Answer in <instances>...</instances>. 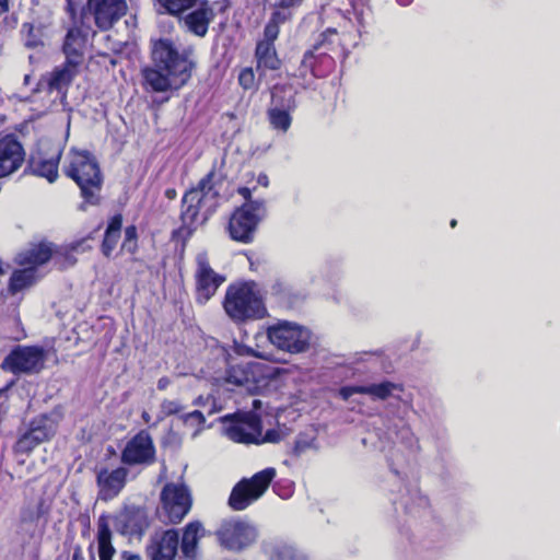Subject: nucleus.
Segmentation results:
<instances>
[{
	"label": "nucleus",
	"mask_w": 560,
	"mask_h": 560,
	"mask_svg": "<svg viewBox=\"0 0 560 560\" xmlns=\"http://www.w3.org/2000/svg\"><path fill=\"white\" fill-rule=\"evenodd\" d=\"M45 359L42 347L18 346L4 358L1 366L13 374H35L44 368Z\"/></svg>",
	"instance_id": "nucleus-11"
},
{
	"label": "nucleus",
	"mask_w": 560,
	"mask_h": 560,
	"mask_svg": "<svg viewBox=\"0 0 560 560\" xmlns=\"http://www.w3.org/2000/svg\"><path fill=\"white\" fill-rule=\"evenodd\" d=\"M138 249V233L135 225H129L125 229V238L121 244V252L135 254Z\"/></svg>",
	"instance_id": "nucleus-39"
},
{
	"label": "nucleus",
	"mask_w": 560,
	"mask_h": 560,
	"mask_svg": "<svg viewBox=\"0 0 560 560\" xmlns=\"http://www.w3.org/2000/svg\"><path fill=\"white\" fill-rule=\"evenodd\" d=\"M121 224L122 218L120 214L113 217L109 221L102 243V253L104 256L110 257L116 248L120 238Z\"/></svg>",
	"instance_id": "nucleus-31"
},
{
	"label": "nucleus",
	"mask_w": 560,
	"mask_h": 560,
	"mask_svg": "<svg viewBox=\"0 0 560 560\" xmlns=\"http://www.w3.org/2000/svg\"><path fill=\"white\" fill-rule=\"evenodd\" d=\"M196 262V300L198 303L205 304L215 294L225 278L210 267L206 253H199Z\"/></svg>",
	"instance_id": "nucleus-14"
},
{
	"label": "nucleus",
	"mask_w": 560,
	"mask_h": 560,
	"mask_svg": "<svg viewBox=\"0 0 560 560\" xmlns=\"http://www.w3.org/2000/svg\"><path fill=\"white\" fill-rule=\"evenodd\" d=\"M171 384V380L166 376L161 377L158 381V389L165 390Z\"/></svg>",
	"instance_id": "nucleus-48"
},
{
	"label": "nucleus",
	"mask_w": 560,
	"mask_h": 560,
	"mask_svg": "<svg viewBox=\"0 0 560 560\" xmlns=\"http://www.w3.org/2000/svg\"><path fill=\"white\" fill-rule=\"evenodd\" d=\"M57 420L52 416L40 415L30 423L25 433L21 435L15 444L18 453H30L38 444L50 440L57 431Z\"/></svg>",
	"instance_id": "nucleus-12"
},
{
	"label": "nucleus",
	"mask_w": 560,
	"mask_h": 560,
	"mask_svg": "<svg viewBox=\"0 0 560 560\" xmlns=\"http://www.w3.org/2000/svg\"><path fill=\"white\" fill-rule=\"evenodd\" d=\"M78 68L79 66L69 65V62L66 61L44 77L43 81L46 82L50 92L57 91L58 93L65 94L72 80L77 77L79 72Z\"/></svg>",
	"instance_id": "nucleus-25"
},
{
	"label": "nucleus",
	"mask_w": 560,
	"mask_h": 560,
	"mask_svg": "<svg viewBox=\"0 0 560 560\" xmlns=\"http://www.w3.org/2000/svg\"><path fill=\"white\" fill-rule=\"evenodd\" d=\"M401 392L402 386L400 384L386 381L362 386H343L339 389V396L346 401L354 402L351 398L357 394H365L374 399L385 400L389 397L399 398Z\"/></svg>",
	"instance_id": "nucleus-19"
},
{
	"label": "nucleus",
	"mask_w": 560,
	"mask_h": 560,
	"mask_svg": "<svg viewBox=\"0 0 560 560\" xmlns=\"http://www.w3.org/2000/svg\"><path fill=\"white\" fill-rule=\"evenodd\" d=\"M62 171L80 187L86 202H97L103 178L98 162L90 151L71 148L63 156Z\"/></svg>",
	"instance_id": "nucleus-3"
},
{
	"label": "nucleus",
	"mask_w": 560,
	"mask_h": 560,
	"mask_svg": "<svg viewBox=\"0 0 560 560\" xmlns=\"http://www.w3.org/2000/svg\"><path fill=\"white\" fill-rule=\"evenodd\" d=\"M238 83L245 90L257 89V80L252 68H244L238 74Z\"/></svg>",
	"instance_id": "nucleus-41"
},
{
	"label": "nucleus",
	"mask_w": 560,
	"mask_h": 560,
	"mask_svg": "<svg viewBox=\"0 0 560 560\" xmlns=\"http://www.w3.org/2000/svg\"><path fill=\"white\" fill-rule=\"evenodd\" d=\"M291 110H283L278 108H268L267 116L271 127L280 132L285 133L292 124Z\"/></svg>",
	"instance_id": "nucleus-35"
},
{
	"label": "nucleus",
	"mask_w": 560,
	"mask_h": 560,
	"mask_svg": "<svg viewBox=\"0 0 560 560\" xmlns=\"http://www.w3.org/2000/svg\"><path fill=\"white\" fill-rule=\"evenodd\" d=\"M270 342L278 349L291 353L306 350L310 342V331L296 324L281 322L270 326L267 330Z\"/></svg>",
	"instance_id": "nucleus-10"
},
{
	"label": "nucleus",
	"mask_w": 560,
	"mask_h": 560,
	"mask_svg": "<svg viewBox=\"0 0 560 560\" xmlns=\"http://www.w3.org/2000/svg\"><path fill=\"white\" fill-rule=\"evenodd\" d=\"M128 7L125 0H89L88 11L93 15L95 25L101 31L109 30L126 13Z\"/></svg>",
	"instance_id": "nucleus-16"
},
{
	"label": "nucleus",
	"mask_w": 560,
	"mask_h": 560,
	"mask_svg": "<svg viewBox=\"0 0 560 560\" xmlns=\"http://www.w3.org/2000/svg\"><path fill=\"white\" fill-rule=\"evenodd\" d=\"M238 194L246 202L236 209L229 223V232L234 241L250 243L259 222L266 215V205L261 199L252 200V190L248 187L238 189Z\"/></svg>",
	"instance_id": "nucleus-6"
},
{
	"label": "nucleus",
	"mask_w": 560,
	"mask_h": 560,
	"mask_svg": "<svg viewBox=\"0 0 560 560\" xmlns=\"http://www.w3.org/2000/svg\"><path fill=\"white\" fill-rule=\"evenodd\" d=\"M260 404H261L260 400H257V399L253 400V407L256 409L259 408Z\"/></svg>",
	"instance_id": "nucleus-55"
},
{
	"label": "nucleus",
	"mask_w": 560,
	"mask_h": 560,
	"mask_svg": "<svg viewBox=\"0 0 560 560\" xmlns=\"http://www.w3.org/2000/svg\"><path fill=\"white\" fill-rule=\"evenodd\" d=\"M223 306L225 313L234 322L259 319L266 315L261 295L254 282L230 285Z\"/></svg>",
	"instance_id": "nucleus-4"
},
{
	"label": "nucleus",
	"mask_w": 560,
	"mask_h": 560,
	"mask_svg": "<svg viewBox=\"0 0 560 560\" xmlns=\"http://www.w3.org/2000/svg\"><path fill=\"white\" fill-rule=\"evenodd\" d=\"M296 451L300 452L303 450L302 445L300 442L296 443V446H295Z\"/></svg>",
	"instance_id": "nucleus-56"
},
{
	"label": "nucleus",
	"mask_w": 560,
	"mask_h": 560,
	"mask_svg": "<svg viewBox=\"0 0 560 560\" xmlns=\"http://www.w3.org/2000/svg\"><path fill=\"white\" fill-rule=\"evenodd\" d=\"M277 13L270 19L264 30V39L261 42H267L269 45H273V42L277 39L279 35V25L276 20Z\"/></svg>",
	"instance_id": "nucleus-42"
},
{
	"label": "nucleus",
	"mask_w": 560,
	"mask_h": 560,
	"mask_svg": "<svg viewBox=\"0 0 560 560\" xmlns=\"http://www.w3.org/2000/svg\"><path fill=\"white\" fill-rule=\"evenodd\" d=\"M179 420H182L184 424L190 427H200L205 423V417L199 410L183 412L179 416Z\"/></svg>",
	"instance_id": "nucleus-43"
},
{
	"label": "nucleus",
	"mask_w": 560,
	"mask_h": 560,
	"mask_svg": "<svg viewBox=\"0 0 560 560\" xmlns=\"http://www.w3.org/2000/svg\"><path fill=\"white\" fill-rule=\"evenodd\" d=\"M265 552L268 555L269 560H308L303 551L287 544L266 546Z\"/></svg>",
	"instance_id": "nucleus-32"
},
{
	"label": "nucleus",
	"mask_w": 560,
	"mask_h": 560,
	"mask_svg": "<svg viewBox=\"0 0 560 560\" xmlns=\"http://www.w3.org/2000/svg\"><path fill=\"white\" fill-rule=\"evenodd\" d=\"M54 254L52 245L49 243H40L33 245L27 250L18 255L16 261L21 266L35 268L47 262Z\"/></svg>",
	"instance_id": "nucleus-27"
},
{
	"label": "nucleus",
	"mask_w": 560,
	"mask_h": 560,
	"mask_svg": "<svg viewBox=\"0 0 560 560\" xmlns=\"http://www.w3.org/2000/svg\"><path fill=\"white\" fill-rule=\"evenodd\" d=\"M257 184L262 187H268V185H269L268 176L264 173H260L257 177Z\"/></svg>",
	"instance_id": "nucleus-49"
},
{
	"label": "nucleus",
	"mask_w": 560,
	"mask_h": 560,
	"mask_svg": "<svg viewBox=\"0 0 560 560\" xmlns=\"http://www.w3.org/2000/svg\"><path fill=\"white\" fill-rule=\"evenodd\" d=\"M390 466H392L393 471H394L396 475H399L398 469L394 468V464H390Z\"/></svg>",
	"instance_id": "nucleus-58"
},
{
	"label": "nucleus",
	"mask_w": 560,
	"mask_h": 560,
	"mask_svg": "<svg viewBox=\"0 0 560 560\" xmlns=\"http://www.w3.org/2000/svg\"><path fill=\"white\" fill-rule=\"evenodd\" d=\"M276 477L275 468H266L252 478H243L238 481L229 498V505L234 511H243L253 502L258 500L268 489Z\"/></svg>",
	"instance_id": "nucleus-8"
},
{
	"label": "nucleus",
	"mask_w": 560,
	"mask_h": 560,
	"mask_svg": "<svg viewBox=\"0 0 560 560\" xmlns=\"http://www.w3.org/2000/svg\"><path fill=\"white\" fill-rule=\"evenodd\" d=\"M303 0H278V5L283 9L298 7Z\"/></svg>",
	"instance_id": "nucleus-47"
},
{
	"label": "nucleus",
	"mask_w": 560,
	"mask_h": 560,
	"mask_svg": "<svg viewBox=\"0 0 560 560\" xmlns=\"http://www.w3.org/2000/svg\"><path fill=\"white\" fill-rule=\"evenodd\" d=\"M185 407L179 400H171L164 399L161 402V418L173 416V415H182Z\"/></svg>",
	"instance_id": "nucleus-40"
},
{
	"label": "nucleus",
	"mask_w": 560,
	"mask_h": 560,
	"mask_svg": "<svg viewBox=\"0 0 560 560\" xmlns=\"http://www.w3.org/2000/svg\"><path fill=\"white\" fill-rule=\"evenodd\" d=\"M37 279L36 268L25 266L22 270H16L12 273L9 283V291L12 294L22 291L23 289L32 285Z\"/></svg>",
	"instance_id": "nucleus-34"
},
{
	"label": "nucleus",
	"mask_w": 560,
	"mask_h": 560,
	"mask_svg": "<svg viewBox=\"0 0 560 560\" xmlns=\"http://www.w3.org/2000/svg\"><path fill=\"white\" fill-rule=\"evenodd\" d=\"M256 369L255 363H235L231 364L225 372V376L218 378V385L224 390H234V388H244L247 392L256 387Z\"/></svg>",
	"instance_id": "nucleus-17"
},
{
	"label": "nucleus",
	"mask_w": 560,
	"mask_h": 560,
	"mask_svg": "<svg viewBox=\"0 0 560 560\" xmlns=\"http://www.w3.org/2000/svg\"><path fill=\"white\" fill-rule=\"evenodd\" d=\"M348 1L347 8L331 3L323 5L320 19L327 27L322 33L323 40L319 46H324V42L331 35H340L345 39L349 37L354 45L358 43L365 26L364 9L369 7V0Z\"/></svg>",
	"instance_id": "nucleus-2"
},
{
	"label": "nucleus",
	"mask_w": 560,
	"mask_h": 560,
	"mask_svg": "<svg viewBox=\"0 0 560 560\" xmlns=\"http://www.w3.org/2000/svg\"><path fill=\"white\" fill-rule=\"evenodd\" d=\"M97 544L100 560H112L115 549L112 545V532L105 520H100L97 524Z\"/></svg>",
	"instance_id": "nucleus-33"
},
{
	"label": "nucleus",
	"mask_w": 560,
	"mask_h": 560,
	"mask_svg": "<svg viewBox=\"0 0 560 560\" xmlns=\"http://www.w3.org/2000/svg\"><path fill=\"white\" fill-rule=\"evenodd\" d=\"M121 463L129 466L151 465L155 459V447L150 434L142 430L131 438L121 451Z\"/></svg>",
	"instance_id": "nucleus-15"
},
{
	"label": "nucleus",
	"mask_w": 560,
	"mask_h": 560,
	"mask_svg": "<svg viewBox=\"0 0 560 560\" xmlns=\"http://www.w3.org/2000/svg\"><path fill=\"white\" fill-rule=\"evenodd\" d=\"M162 509L171 523H179L189 512L191 498L183 483H167L161 493Z\"/></svg>",
	"instance_id": "nucleus-13"
},
{
	"label": "nucleus",
	"mask_w": 560,
	"mask_h": 560,
	"mask_svg": "<svg viewBox=\"0 0 560 560\" xmlns=\"http://www.w3.org/2000/svg\"><path fill=\"white\" fill-rule=\"evenodd\" d=\"M142 418H143V420H144L147 423L150 421V416H149V413H148V412H145V411L142 413Z\"/></svg>",
	"instance_id": "nucleus-54"
},
{
	"label": "nucleus",
	"mask_w": 560,
	"mask_h": 560,
	"mask_svg": "<svg viewBox=\"0 0 560 560\" xmlns=\"http://www.w3.org/2000/svg\"><path fill=\"white\" fill-rule=\"evenodd\" d=\"M213 177L212 172L207 174L197 187L188 190L183 197V228H186L189 233L197 226L200 213L201 221H205L217 206L219 192L213 187Z\"/></svg>",
	"instance_id": "nucleus-5"
},
{
	"label": "nucleus",
	"mask_w": 560,
	"mask_h": 560,
	"mask_svg": "<svg viewBox=\"0 0 560 560\" xmlns=\"http://www.w3.org/2000/svg\"><path fill=\"white\" fill-rule=\"evenodd\" d=\"M128 472L122 466L115 469L101 468L96 472L98 499L108 501L116 498L126 485Z\"/></svg>",
	"instance_id": "nucleus-18"
},
{
	"label": "nucleus",
	"mask_w": 560,
	"mask_h": 560,
	"mask_svg": "<svg viewBox=\"0 0 560 560\" xmlns=\"http://www.w3.org/2000/svg\"><path fill=\"white\" fill-rule=\"evenodd\" d=\"M86 35L79 27L70 28L65 37L62 52L69 65L80 66L83 61Z\"/></svg>",
	"instance_id": "nucleus-24"
},
{
	"label": "nucleus",
	"mask_w": 560,
	"mask_h": 560,
	"mask_svg": "<svg viewBox=\"0 0 560 560\" xmlns=\"http://www.w3.org/2000/svg\"><path fill=\"white\" fill-rule=\"evenodd\" d=\"M166 196H167L168 198H174V197H175V190H173V189H168V190H166Z\"/></svg>",
	"instance_id": "nucleus-53"
},
{
	"label": "nucleus",
	"mask_w": 560,
	"mask_h": 560,
	"mask_svg": "<svg viewBox=\"0 0 560 560\" xmlns=\"http://www.w3.org/2000/svg\"><path fill=\"white\" fill-rule=\"evenodd\" d=\"M152 57L155 67L143 70L144 82L152 91L178 89L189 80L192 62L186 54H179L170 40L156 42Z\"/></svg>",
	"instance_id": "nucleus-1"
},
{
	"label": "nucleus",
	"mask_w": 560,
	"mask_h": 560,
	"mask_svg": "<svg viewBox=\"0 0 560 560\" xmlns=\"http://www.w3.org/2000/svg\"><path fill=\"white\" fill-rule=\"evenodd\" d=\"M364 355L369 358L368 360L378 359L381 357V353H365Z\"/></svg>",
	"instance_id": "nucleus-51"
},
{
	"label": "nucleus",
	"mask_w": 560,
	"mask_h": 560,
	"mask_svg": "<svg viewBox=\"0 0 560 560\" xmlns=\"http://www.w3.org/2000/svg\"><path fill=\"white\" fill-rule=\"evenodd\" d=\"M256 68L259 72V79L264 75L266 70H278L281 61L278 58L275 45H269L267 42H258L255 51Z\"/></svg>",
	"instance_id": "nucleus-26"
},
{
	"label": "nucleus",
	"mask_w": 560,
	"mask_h": 560,
	"mask_svg": "<svg viewBox=\"0 0 560 560\" xmlns=\"http://www.w3.org/2000/svg\"><path fill=\"white\" fill-rule=\"evenodd\" d=\"M94 560V559H93Z\"/></svg>",
	"instance_id": "nucleus-60"
},
{
	"label": "nucleus",
	"mask_w": 560,
	"mask_h": 560,
	"mask_svg": "<svg viewBox=\"0 0 560 560\" xmlns=\"http://www.w3.org/2000/svg\"><path fill=\"white\" fill-rule=\"evenodd\" d=\"M46 513V509L44 506V501H38L35 504H30L25 506L21 511V521L23 523H35L37 522L44 514Z\"/></svg>",
	"instance_id": "nucleus-37"
},
{
	"label": "nucleus",
	"mask_w": 560,
	"mask_h": 560,
	"mask_svg": "<svg viewBox=\"0 0 560 560\" xmlns=\"http://www.w3.org/2000/svg\"><path fill=\"white\" fill-rule=\"evenodd\" d=\"M205 536V528L198 521L188 523L183 533L180 549L188 559H194L197 555L198 542Z\"/></svg>",
	"instance_id": "nucleus-28"
},
{
	"label": "nucleus",
	"mask_w": 560,
	"mask_h": 560,
	"mask_svg": "<svg viewBox=\"0 0 560 560\" xmlns=\"http://www.w3.org/2000/svg\"><path fill=\"white\" fill-rule=\"evenodd\" d=\"M118 530L127 536H141L149 526L148 515L143 508L126 506L116 517Z\"/></svg>",
	"instance_id": "nucleus-22"
},
{
	"label": "nucleus",
	"mask_w": 560,
	"mask_h": 560,
	"mask_svg": "<svg viewBox=\"0 0 560 560\" xmlns=\"http://www.w3.org/2000/svg\"><path fill=\"white\" fill-rule=\"evenodd\" d=\"M259 440L260 441L257 444L266 442L277 443L281 440V434L277 430H268L264 436L260 434Z\"/></svg>",
	"instance_id": "nucleus-46"
},
{
	"label": "nucleus",
	"mask_w": 560,
	"mask_h": 560,
	"mask_svg": "<svg viewBox=\"0 0 560 560\" xmlns=\"http://www.w3.org/2000/svg\"><path fill=\"white\" fill-rule=\"evenodd\" d=\"M319 49V46H315L314 50H308L304 54V57L301 61V75H305L307 71H312L315 73L314 69V59L316 58L315 51Z\"/></svg>",
	"instance_id": "nucleus-45"
},
{
	"label": "nucleus",
	"mask_w": 560,
	"mask_h": 560,
	"mask_svg": "<svg viewBox=\"0 0 560 560\" xmlns=\"http://www.w3.org/2000/svg\"><path fill=\"white\" fill-rule=\"evenodd\" d=\"M165 12L178 15L197 5L199 0H156Z\"/></svg>",
	"instance_id": "nucleus-36"
},
{
	"label": "nucleus",
	"mask_w": 560,
	"mask_h": 560,
	"mask_svg": "<svg viewBox=\"0 0 560 560\" xmlns=\"http://www.w3.org/2000/svg\"><path fill=\"white\" fill-rule=\"evenodd\" d=\"M60 158V152L49 159L32 158L30 163L31 173L46 178L49 183L56 182L58 178V164Z\"/></svg>",
	"instance_id": "nucleus-30"
},
{
	"label": "nucleus",
	"mask_w": 560,
	"mask_h": 560,
	"mask_svg": "<svg viewBox=\"0 0 560 560\" xmlns=\"http://www.w3.org/2000/svg\"><path fill=\"white\" fill-rule=\"evenodd\" d=\"M21 33L24 36L26 47L36 48L43 45L40 32L36 30L33 24L24 23L21 27Z\"/></svg>",
	"instance_id": "nucleus-38"
},
{
	"label": "nucleus",
	"mask_w": 560,
	"mask_h": 560,
	"mask_svg": "<svg viewBox=\"0 0 560 560\" xmlns=\"http://www.w3.org/2000/svg\"><path fill=\"white\" fill-rule=\"evenodd\" d=\"M396 436L397 439H401V441H407L411 439L412 434L404 423L398 429V425L395 424L394 427H388L386 432V439L393 440V438Z\"/></svg>",
	"instance_id": "nucleus-44"
},
{
	"label": "nucleus",
	"mask_w": 560,
	"mask_h": 560,
	"mask_svg": "<svg viewBox=\"0 0 560 560\" xmlns=\"http://www.w3.org/2000/svg\"><path fill=\"white\" fill-rule=\"evenodd\" d=\"M271 108L294 112L298 107L296 91L290 84H277L271 90Z\"/></svg>",
	"instance_id": "nucleus-29"
},
{
	"label": "nucleus",
	"mask_w": 560,
	"mask_h": 560,
	"mask_svg": "<svg viewBox=\"0 0 560 560\" xmlns=\"http://www.w3.org/2000/svg\"><path fill=\"white\" fill-rule=\"evenodd\" d=\"M127 560H140V558L137 556H130V557H128Z\"/></svg>",
	"instance_id": "nucleus-57"
},
{
	"label": "nucleus",
	"mask_w": 560,
	"mask_h": 560,
	"mask_svg": "<svg viewBox=\"0 0 560 560\" xmlns=\"http://www.w3.org/2000/svg\"><path fill=\"white\" fill-rule=\"evenodd\" d=\"M213 18V10L208 5L207 2L199 0V2H197L196 9L184 18V24L189 32L197 36L203 37L207 34L209 24Z\"/></svg>",
	"instance_id": "nucleus-23"
},
{
	"label": "nucleus",
	"mask_w": 560,
	"mask_h": 560,
	"mask_svg": "<svg viewBox=\"0 0 560 560\" xmlns=\"http://www.w3.org/2000/svg\"><path fill=\"white\" fill-rule=\"evenodd\" d=\"M179 544L178 533L167 529L155 533L147 547V555L151 560H173Z\"/></svg>",
	"instance_id": "nucleus-21"
},
{
	"label": "nucleus",
	"mask_w": 560,
	"mask_h": 560,
	"mask_svg": "<svg viewBox=\"0 0 560 560\" xmlns=\"http://www.w3.org/2000/svg\"><path fill=\"white\" fill-rule=\"evenodd\" d=\"M25 152L14 136L0 139V178L16 172L24 162Z\"/></svg>",
	"instance_id": "nucleus-20"
},
{
	"label": "nucleus",
	"mask_w": 560,
	"mask_h": 560,
	"mask_svg": "<svg viewBox=\"0 0 560 560\" xmlns=\"http://www.w3.org/2000/svg\"><path fill=\"white\" fill-rule=\"evenodd\" d=\"M223 432L233 442L258 443L260 436V419L254 412H237L222 419Z\"/></svg>",
	"instance_id": "nucleus-9"
},
{
	"label": "nucleus",
	"mask_w": 560,
	"mask_h": 560,
	"mask_svg": "<svg viewBox=\"0 0 560 560\" xmlns=\"http://www.w3.org/2000/svg\"><path fill=\"white\" fill-rule=\"evenodd\" d=\"M397 2H398L400 5L406 7V5H409V4L412 2V0H397Z\"/></svg>",
	"instance_id": "nucleus-52"
},
{
	"label": "nucleus",
	"mask_w": 560,
	"mask_h": 560,
	"mask_svg": "<svg viewBox=\"0 0 560 560\" xmlns=\"http://www.w3.org/2000/svg\"><path fill=\"white\" fill-rule=\"evenodd\" d=\"M214 535L222 548L232 552H242L257 541L259 530L253 522L233 516L223 520Z\"/></svg>",
	"instance_id": "nucleus-7"
},
{
	"label": "nucleus",
	"mask_w": 560,
	"mask_h": 560,
	"mask_svg": "<svg viewBox=\"0 0 560 560\" xmlns=\"http://www.w3.org/2000/svg\"><path fill=\"white\" fill-rule=\"evenodd\" d=\"M9 11V0H0V14Z\"/></svg>",
	"instance_id": "nucleus-50"
},
{
	"label": "nucleus",
	"mask_w": 560,
	"mask_h": 560,
	"mask_svg": "<svg viewBox=\"0 0 560 560\" xmlns=\"http://www.w3.org/2000/svg\"><path fill=\"white\" fill-rule=\"evenodd\" d=\"M456 223H457V222H456V220H452V221H451V226H452V228H455V226H456Z\"/></svg>",
	"instance_id": "nucleus-59"
}]
</instances>
